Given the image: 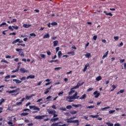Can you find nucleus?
I'll return each mask as SVG.
<instances>
[{
	"label": "nucleus",
	"mask_w": 126,
	"mask_h": 126,
	"mask_svg": "<svg viewBox=\"0 0 126 126\" xmlns=\"http://www.w3.org/2000/svg\"><path fill=\"white\" fill-rule=\"evenodd\" d=\"M47 111L49 115H53V118H56V117H58V114H56V113H57L56 110H53L52 109H47Z\"/></svg>",
	"instance_id": "1"
},
{
	"label": "nucleus",
	"mask_w": 126,
	"mask_h": 126,
	"mask_svg": "<svg viewBox=\"0 0 126 126\" xmlns=\"http://www.w3.org/2000/svg\"><path fill=\"white\" fill-rule=\"evenodd\" d=\"M71 118L67 119V123L68 124H71L73 123V124H77V126H79V121L78 120H71Z\"/></svg>",
	"instance_id": "2"
},
{
	"label": "nucleus",
	"mask_w": 126,
	"mask_h": 126,
	"mask_svg": "<svg viewBox=\"0 0 126 126\" xmlns=\"http://www.w3.org/2000/svg\"><path fill=\"white\" fill-rule=\"evenodd\" d=\"M23 49H21V48H17L16 49V51H17V52H18V55H19V56H20L21 57H24V56H25V54H24V52H22V51H23Z\"/></svg>",
	"instance_id": "3"
},
{
	"label": "nucleus",
	"mask_w": 126,
	"mask_h": 126,
	"mask_svg": "<svg viewBox=\"0 0 126 126\" xmlns=\"http://www.w3.org/2000/svg\"><path fill=\"white\" fill-rule=\"evenodd\" d=\"M45 117H48V115H39L35 117L34 119L36 120H43Z\"/></svg>",
	"instance_id": "4"
},
{
	"label": "nucleus",
	"mask_w": 126,
	"mask_h": 126,
	"mask_svg": "<svg viewBox=\"0 0 126 126\" xmlns=\"http://www.w3.org/2000/svg\"><path fill=\"white\" fill-rule=\"evenodd\" d=\"M30 109H32L34 111H40V108L36 106H30Z\"/></svg>",
	"instance_id": "5"
},
{
	"label": "nucleus",
	"mask_w": 126,
	"mask_h": 126,
	"mask_svg": "<svg viewBox=\"0 0 126 126\" xmlns=\"http://www.w3.org/2000/svg\"><path fill=\"white\" fill-rule=\"evenodd\" d=\"M94 95H95L94 96L95 98H98L100 96V93H98V91H95L94 93Z\"/></svg>",
	"instance_id": "6"
},
{
	"label": "nucleus",
	"mask_w": 126,
	"mask_h": 126,
	"mask_svg": "<svg viewBox=\"0 0 126 126\" xmlns=\"http://www.w3.org/2000/svg\"><path fill=\"white\" fill-rule=\"evenodd\" d=\"M20 71L21 72V73H25L26 72H28V70H26L24 68H21L20 69Z\"/></svg>",
	"instance_id": "7"
},
{
	"label": "nucleus",
	"mask_w": 126,
	"mask_h": 126,
	"mask_svg": "<svg viewBox=\"0 0 126 126\" xmlns=\"http://www.w3.org/2000/svg\"><path fill=\"white\" fill-rule=\"evenodd\" d=\"M78 94V93L77 92H76L75 93V94H74L72 96H73V98L74 99H78L79 98V95H78L77 96V94Z\"/></svg>",
	"instance_id": "8"
},
{
	"label": "nucleus",
	"mask_w": 126,
	"mask_h": 126,
	"mask_svg": "<svg viewBox=\"0 0 126 126\" xmlns=\"http://www.w3.org/2000/svg\"><path fill=\"white\" fill-rule=\"evenodd\" d=\"M33 96H35V94H32L31 95H26V100H30L31 98H32L33 97Z\"/></svg>",
	"instance_id": "9"
},
{
	"label": "nucleus",
	"mask_w": 126,
	"mask_h": 126,
	"mask_svg": "<svg viewBox=\"0 0 126 126\" xmlns=\"http://www.w3.org/2000/svg\"><path fill=\"white\" fill-rule=\"evenodd\" d=\"M59 45V41L55 40L53 41V46L54 47H57Z\"/></svg>",
	"instance_id": "10"
},
{
	"label": "nucleus",
	"mask_w": 126,
	"mask_h": 126,
	"mask_svg": "<svg viewBox=\"0 0 126 126\" xmlns=\"http://www.w3.org/2000/svg\"><path fill=\"white\" fill-rule=\"evenodd\" d=\"M29 78H30L31 79H33V78H35V75H31L28 76L27 77V79H29Z\"/></svg>",
	"instance_id": "11"
},
{
	"label": "nucleus",
	"mask_w": 126,
	"mask_h": 126,
	"mask_svg": "<svg viewBox=\"0 0 126 126\" xmlns=\"http://www.w3.org/2000/svg\"><path fill=\"white\" fill-rule=\"evenodd\" d=\"M13 81H14V82H16V83H17V84L21 83L22 82V81L16 79H13Z\"/></svg>",
	"instance_id": "12"
},
{
	"label": "nucleus",
	"mask_w": 126,
	"mask_h": 126,
	"mask_svg": "<svg viewBox=\"0 0 126 126\" xmlns=\"http://www.w3.org/2000/svg\"><path fill=\"white\" fill-rule=\"evenodd\" d=\"M109 54V51H107L103 56L102 57V60H104L105 58H106V57L108 56V54Z\"/></svg>",
	"instance_id": "13"
},
{
	"label": "nucleus",
	"mask_w": 126,
	"mask_h": 126,
	"mask_svg": "<svg viewBox=\"0 0 126 126\" xmlns=\"http://www.w3.org/2000/svg\"><path fill=\"white\" fill-rule=\"evenodd\" d=\"M9 78H10V76L9 75L6 76L5 77L4 81H5V82H8V80L7 79H9Z\"/></svg>",
	"instance_id": "14"
},
{
	"label": "nucleus",
	"mask_w": 126,
	"mask_h": 126,
	"mask_svg": "<svg viewBox=\"0 0 126 126\" xmlns=\"http://www.w3.org/2000/svg\"><path fill=\"white\" fill-rule=\"evenodd\" d=\"M85 57H86V58H87L88 59H89V58H91V54L87 53L85 55Z\"/></svg>",
	"instance_id": "15"
},
{
	"label": "nucleus",
	"mask_w": 126,
	"mask_h": 126,
	"mask_svg": "<svg viewBox=\"0 0 126 126\" xmlns=\"http://www.w3.org/2000/svg\"><path fill=\"white\" fill-rule=\"evenodd\" d=\"M73 89H73V88L71 89L70 91L68 93V95H70L72 94V93H74V92H75V91L73 90Z\"/></svg>",
	"instance_id": "16"
},
{
	"label": "nucleus",
	"mask_w": 126,
	"mask_h": 126,
	"mask_svg": "<svg viewBox=\"0 0 126 126\" xmlns=\"http://www.w3.org/2000/svg\"><path fill=\"white\" fill-rule=\"evenodd\" d=\"M58 58L59 59H61V57L63 56V53H62V51H60L58 52Z\"/></svg>",
	"instance_id": "17"
},
{
	"label": "nucleus",
	"mask_w": 126,
	"mask_h": 126,
	"mask_svg": "<svg viewBox=\"0 0 126 126\" xmlns=\"http://www.w3.org/2000/svg\"><path fill=\"white\" fill-rule=\"evenodd\" d=\"M58 120H59V118L57 117V118H56L51 119L50 120V121L53 123L54 122H57V121H58Z\"/></svg>",
	"instance_id": "18"
},
{
	"label": "nucleus",
	"mask_w": 126,
	"mask_h": 126,
	"mask_svg": "<svg viewBox=\"0 0 126 126\" xmlns=\"http://www.w3.org/2000/svg\"><path fill=\"white\" fill-rule=\"evenodd\" d=\"M89 63H87L86 65H85L84 68L83 69L84 72H85V71L87 70V68L88 67V66H89Z\"/></svg>",
	"instance_id": "19"
},
{
	"label": "nucleus",
	"mask_w": 126,
	"mask_h": 126,
	"mask_svg": "<svg viewBox=\"0 0 126 126\" xmlns=\"http://www.w3.org/2000/svg\"><path fill=\"white\" fill-rule=\"evenodd\" d=\"M47 38H50V34L46 33L43 36V39H47Z\"/></svg>",
	"instance_id": "20"
},
{
	"label": "nucleus",
	"mask_w": 126,
	"mask_h": 126,
	"mask_svg": "<svg viewBox=\"0 0 126 126\" xmlns=\"http://www.w3.org/2000/svg\"><path fill=\"white\" fill-rule=\"evenodd\" d=\"M72 106L73 107H75V108H78V107H81L82 105L81 104H72Z\"/></svg>",
	"instance_id": "21"
},
{
	"label": "nucleus",
	"mask_w": 126,
	"mask_h": 126,
	"mask_svg": "<svg viewBox=\"0 0 126 126\" xmlns=\"http://www.w3.org/2000/svg\"><path fill=\"white\" fill-rule=\"evenodd\" d=\"M67 54L68 55H71V56H74V55H75V53L74 52V51L69 52H67Z\"/></svg>",
	"instance_id": "22"
},
{
	"label": "nucleus",
	"mask_w": 126,
	"mask_h": 126,
	"mask_svg": "<svg viewBox=\"0 0 126 126\" xmlns=\"http://www.w3.org/2000/svg\"><path fill=\"white\" fill-rule=\"evenodd\" d=\"M79 99H80L81 100H82V99L83 100L86 99V94H84L82 95V97H80Z\"/></svg>",
	"instance_id": "23"
},
{
	"label": "nucleus",
	"mask_w": 126,
	"mask_h": 126,
	"mask_svg": "<svg viewBox=\"0 0 126 126\" xmlns=\"http://www.w3.org/2000/svg\"><path fill=\"white\" fill-rule=\"evenodd\" d=\"M23 26L24 28H29V27H31V25L24 24Z\"/></svg>",
	"instance_id": "24"
},
{
	"label": "nucleus",
	"mask_w": 126,
	"mask_h": 126,
	"mask_svg": "<svg viewBox=\"0 0 126 126\" xmlns=\"http://www.w3.org/2000/svg\"><path fill=\"white\" fill-rule=\"evenodd\" d=\"M96 81H100V80H102V77L101 76H99L96 78Z\"/></svg>",
	"instance_id": "25"
},
{
	"label": "nucleus",
	"mask_w": 126,
	"mask_h": 126,
	"mask_svg": "<svg viewBox=\"0 0 126 126\" xmlns=\"http://www.w3.org/2000/svg\"><path fill=\"white\" fill-rule=\"evenodd\" d=\"M19 40H20V39L18 38V39H17L14 40V41L12 42V44L13 45V44H15V43L18 42V41H19Z\"/></svg>",
	"instance_id": "26"
},
{
	"label": "nucleus",
	"mask_w": 126,
	"mask_h": 126,
	"mask_svg": "<svg viewBox=\"0 0 126 126\" xmlns=\"http://www.w3.org/2000/svg\"><path fill=\"white\" fill-rule=\"evenodd\" d=\"M104 13H105L106 15H109V16H113V14L111 13H107V11H104Z\"/></svg>",
	"instance_id": "27"
},
{
	"label": "nucleus",
	"mask_w": 126,
	"mask_h": 126,
	"mask_svg": "<svg viewBox=\"0 0 126 126\" xmlns=\"http://www.w3.org/2000/svg\"><path fill=\"white\" fill-rule=\"evenodd\" d=\"M108 109H110V106H107L101 108V111H106V110H108Z\"/></svg>",
	"instance_id": "28"
},
{
	"label": "nucleus",
	"mask_w": 126,
	"mask_h": 126,
	"mask_svg": "<svg viewBox=\"0 0 126 126\" xmlns=\"http://www.w3.org/2000/svg\"><path fill=\"white\" fill-rule=\"evenodd\" d=\"M28 115H29L28 113H22L21 114V116H28Z\"/></svg>",
	"instance_id": "29"
},
{
	"label": "nucleus",
	"mask_w": 126,
	"mask_h": 126,
	"mask_svg": "<svg viewBox=\"0 0 126 126\" xmlns=\"http://www.w3.org/2000/svg\"><path fill=\"white\" fill-rule=\"evenodd\" d=\"M106 125L108 126H114V124L111 122L106 123Z\"/></svg>",
	"instance_id": "30"
},
{
	"label": "nucleus",
	"mask_w": 126,
	"mask_h": 126,
	"mask_svg": "<svg viewBox=\"0 0 126 126\" xmlns=\"http://www.w3.org/2000/svg\"><path fill=\"white\" fill-rule=\"evenodd\" d=\"M70 114L71 115H75V114H76L77 113V111H71L70 112Z\"/></svg>",
	"instance_id": "31"
},
{
	"label": "nucleus",
	"mask_w": 126,
	"mask_h": 126,
	"mask_svg": "<svg viewBox=\"0 0 126 126\" xmlns=\"http://www.w3.org/2000/svg\"><path fill=\"white\" fill-rule=\"evenodd\" d=\"M112 87L113 89L111 90V92L114 91V90H115V89H116L117 88V87H116V86H115V85H113L112 86Z\"/></svg>",
	"instance_id": "32"
},
{
	"label": "nucleus",
	"mask_w": 126,
	"mask_h": 126,
	"mask_svg": "<svg viewBox=\"0 0 126 126\" xmlns=\"http://www.w3.org/2000/svg\"><path fill=\"white\" fill-rule=\"evenodd\" d=\"M90 117H91V118H97L98 117H99V115H90Z\"/></svg>",
	"instance_id": "33"
},
{
	"label": "nucleus",
	"mask_w": 126,
	"mask_h": 126,
	"mask_svg": "<svg viewBox=\"0 0 126 126\" xmlns=\"http://www.w3.org/2000/svg\"><path fill=\"white\" fill-rule=\"evenodd\" d=\"M51 25H52V26H56L58 25V23L54 22L52 23L51 24Z\"/></svg>",
	"instance_id": "34"
},
{
	"label": "nucleus",
	"mask_w": 126,
	"mask_h": 126,
	"mask_svg": "<svg viewBox=\"0 0 126 126\" xmlns=\"http://www.w3.org/2000/svg\"><path fill=\"white\" fill-rule=\"evenodd\" d=\"M63 68L62 67H55L54 68L55 70H60V69H62Z\"/></svg>",
	"instance_id": "35"
},
{
	"label": "nucleus",
	"mask_w": 126,
	"mask_h": 126,
	"mask_svg": "<svg viewBox=\"0 0 126 126\" xmlns=\"http://www.w3.org/2000/svg\"><path fill=\"white\" fill-rule=\"evenodd\" d=\"M26 79H27L26 77H23L20 78L21 81H23V80H26Z\"/></svg>",
	"instance_id": "36"
},
{
	"label": "nucleus",
	"mask_w": 126,
	"mask_h": 126,
	"mask_svg": "<svg viewBox=\"0 0 126 126\" xmlns=\"http://www.w3.org/2000/svg\"><path fill=\"white\" fill-rule=\"evenodd\" d=\"M94 107H95V106H94V105H91V106H87V108L88 109H93V108H94Z\"/></svg>",
	"instance_id": "37"
},
{
	"label": "nucleus",
	"mask_w": 126,
	"mask_h": 126,
	"mask_svg": "<svg viewBox=\"0 0 126 126\" xmlns=\"http://www.w3.org/2000/svg\"><path fill=\"white\" fill-rule=\"evenodd\" d=\"M71 108H72V106H71V105H67L66 107V108L68 110H70V109H71Z\"/></svg>",
	"instance_id": "38"
},
{
	"label": "nucleus",
	"mask_w": 126,
	"mask_h": 126,
	"mask_svg": "<svg viewBox=\"0 0 126 126\" xmlns=\"http://www.w3.org/2000/svg\"><path fill=\"white\" fill-rule=\"evenodd\" d=\"M49 92H50V90L48 89H46L45 91L44 92V94H48Z\"/></svg>",
	"instance_id": "39"
},
{
	"label": "nucleus",
	"mask_w": 126,
	"mask_h": 126,
	"mask_svg": "<svg viewBox=\"0 0 126 126\" xmlns=\"http://www.w3.org/2000/svg\"><path fill=\"white\" fill-rule=\"evenodd\" d=\"M1 63H8V62L6 61L5 60L2 59L1 61Z\"/></svg>",
	"instance_id": "40"
},
{
	"label": "nucleus",
	"mask_w": 126,
	"mask_h": 126,
	"mask_svg": "<svg viewBox=\"0 0 126 126\" xmlns=\"http://www.w3.org/2000/svg\"><path fill=\"white\" fill-rule=\"evenodd\" d=\"M40 57H41V58H42V59L46 58V56H45V54H40Z\"/></svg>",
	"instance_id": "41"
},
{
	"label": "nucleus",
	"mask_w": 126,
	"mask_h": 126,
	"mask_svg": "<svg viewBox=\"0 0 126 126\" xmlns=\"http://www.w3.org/2000/svg\"><path fill=\"white\" fill-rule=\"evenodd\" d=\"M67 99H69V100H74V98H73V97L72 96H68Z\"/></svg>",
	"instance_id": "42"
},
{
	"label": "nucleus",
	"mask_w": 126,
	"mask_h": 126,
	"mask_svg": "<svg viewBox=\"0 0 126 126\" xmlns=\"http://www.w3.org/2000/svg\"><path fill=\"white\" fill-rule=\"evenodd\" d=\"M97 38H98V36H97V35H94L93 36V40H94V41H96V40H97Z\"/></svg>",
	"instance_id": "43"
},
{
	"label": "nucleus",
	"mask_w": 126,
	"mask_h": 126,
	"mask_svg": "<svg viewBox=\"0 0 126 126\" xmlns=\"http://www.w3.org/2000/svg\"><path fill=\"white\" fill-rule=\"evenodd\" d=\"M4 25H6V23L5 22H3L2 24H1L0 25V27H2V26H4Z\"/></svg>",
	"instance_id": "44"
},
{
	"label": "nucleus",
	"mask_w": 126,
	"mask_h": 126,
	"mask_svg": "<svg viewBox=\"0 0 126 126\" xmlns=\"http://www.w3.org/2000/svg\"><path fill=\"white\" fill-rule=\"evenodd\" d=\"M46 53L48 55V56H51V55H52V53H51V52L49 50L46 51Z\"/></svg>",
	"instance_id": "45"
},
{
	"label": "nucleus",
	"mask_w": 126,
	"mask_h": 126,
	"mask_svg": "<svg viewBox=\"0 0 126 126\" xmlns=\"http://www.w3.org/2000/svg\"><path fill=\"white\" fill-rule=\"evenodd\" d=\"M59 125V123H53L51 125L52 126H58Z\"/></svg>",
	"instance_id": "46"
},
{
	"label": "nucleus",
	"mask_w": 126,
	"mask_h": 126,
	"mask_svg": "<svg viewBox=\"0 0 126 126\" xmlns=\"http://www.w3.org/2000/svg\"><path fill=\"white\" fill-rule=\"evenodd\" d=\"M63 94V91L61 92L58 93V96H62Z\"/></svg>",
	"instance_id": "47"
},
{
	"label": "nucleus",
	"mask_w": 126,
	"mask_h": 126,
	"mask_svg": "<svg viewBox=\"0 0 126 126\" xmlns=\"http://www.w3.org/2000/svg\"><path fill=\"white\" fill-rule=\"evenodd\" d=\"M115 112H116L115 110H110L109 111V114H114V113H115Z\"/></svg>",
	"instance_id": "48"
},
{
	"label": "nucleus",
	"mask_w": 126,
	"mask_h": 126,
	"mask_svg": "<svg viewBox=\"0 0 126 126\" xmlns=\"http://www.w3.org/2000/svg\"><path fill=\"white\" fill-rule=\"evenodd\" d=\"M22 102L21 101L16 103L17 106H20V105H22Z\"/></svg>",
	"instance_id": "49"
},
{
	"label": "nucleus",
	"mask_w": 126,
	"mask_h": 126,
	"mask_svg": "<svg viewBox=\"0 0 126 126\" xmlns=\"http://www.w3.org/2000/svg\"><path fill=\"white\" fill-rule=\"evenodd\" d=\"M17 21V20H16V19H13L11 22V23H13L14 22H16Z\"/></svg>",
	"instance_id": "50"
},
{
	"label": "nucleus",
	"mask_w": 126,
	"mask_h": 126,
	"mask_svg": "<svg viewBox=\"0 0 126 126\" xmlns=\"http://www.w3.org/2000/svg\"><path fill=\"white\" fill-rule=\"evenodd\" d=\"M30 36H31L32 37V36H33V37H36V34L34 33H30Z\"/></svg>",
	"instance_id": "51"
},
{
	"label": "nucleus",
	"mask_w": 126,
	"mask_h": 126,
	"mask_svg": "<svg viewBox=\"0 0 126 126\" xmlns=\"http://www.w3.org/2000/svg\"><path fill=\"white\" fill-rule=\"evenodd\" d=\"M114 39L115 41H118L119 40V36H114Z\"/></svg>",
	"instance_id": "52"
},
{
	"label": "nucleus",
	"mask_w": 126,
	"mask_h": 126,
	"mask_svg": "<svg viewBox=\"0 0 126 126\" xmlns=\"http://www.w3.org/2000/svg\"><path fill=\"white\" fill-rule=\"evenodd\" d=\"M92 90H93V88H89V89L87 90V92H90V91H92Z\"/></svg>",
	"instance_id": "53"
},
{
	"label": "nucleus",
	"mask_w": 126,
	"mask_h": 126,
	"mask_svg": "<svg viewBox=\"0 0 126 126\" xmlns=\"http://www.w3.org/2000/svg\"><path fill=\"white\" fill-rule=\"evenodd\" d=\"M77 88H79V86L78 85H77L76 86L73 88V89H77Z\"/></svg>",
	"instance_id": "54"
},
{
	"label": "nucleus",
	"mask_w": 126,
	"mask_h": 126,
	"mask_svg": "<svg viewBox=\"0 0 126 126\" xmlns=\"http://www.w3.org/2000/svg\"><path fill=\"white\" fill-rule=\"evenodd\" d=\"M8 29H9V30H11V31H13V29L12 28V27H11V26L8 27Z\"/></svg>",
	"instance_id": "55"
},
{
	"label": "nucleus",
	"mask_w": 126,
	"mask_h": 126,
	"mask_svg": "<svg viewBox=\"0 0 126 126\" xmlns=\"http://www.w3.org/2000/svg\"><path fill=\"white\" fill-rule=\"evenodd\" d=\"M118 47H122V46H124V43L123 42H121L120 44V45H118Z\"/></svg>",
	"instance_id": "56"
},
{
	"label": "nucleus",
	"mask_w": 126,
	"mask_h": 126,
	"mask_svg": "<svg viewBox=\"0 0 126 126\" xmlns=\"http://www.w3.org/2000/svg\"><path fill=\"white\" fill-rule=\"evenodd\" d=\"M84 84V82H82V83H81V84L78 83V84H77V85H79V87L83 85Z\"/></svg>",
	"instance_id": "57"
},
{
	"label": "nucleus",
	"mask_w": 126,
	"mask_h": 126,
	"mask_svg": "<svg viewBox=\"0 0 126 126\" xmlns=\"http://www.w3.org/2000/svg\"><path fill=\"white\" fill-rule=\"evenodd\" d=\"M12 27L14 28V29H15V30H17V29H18V27L17 26H12Z\"/></svg>",
	"instance_id": "58"
},
{
	"label": "nucleus",
	"mask_w": 126,
	"mask_h": 126,
	"mask_svg": "<svg viewBox=\"0 0 126 126\" xmlns=\"http://www.w3.org/2000/svg\"><path fill=\"white\" fill-rule=\"evenodd\" d=\"M15 92H18V91H20V89H19V88H17L16 90H14Z\"/></svg>",
	"instance_id": "59"
},
{
	"label": "nucleus",
	"mask_w": 126,
	"mask_h": 126,
	"mask_svg": "<svg viewBox=\"0 0 126 126\" xmlns=\"http://www.w3.org/2000/svg\"><path fill=\"white\" fill-rule=\"evenodd\" d=\"M52 109H54V110L57 109V107H56V105H52Z\"/></svg>",
	"instance_id": "60"
},
{
	"label": "nucleus",
	"mask_w": 126,
	"mask_h": 126,
	"mask_svg": "<svg viewBox=\"0 0 126 126\" xmlns=\"http://www.w3.org/2000/svg\"><path fill=\"white\" fill-rule=\"evenodd\" d=\"M56 53H58V52L60 51V47H56Z\"/></svg>",
	"instance_id": "61"
},
{
	"label": "nucleus",
	"mask_w": 126,
	"mask_h": 126,
	"mask_svg": "<svg viewBox=\"0 0 126 126\" xmlns=\"http://www.w3.org/2000/svg\"><path fill=\"white\" fill-rule=\"evenodd\" d=\"M6 59H11V56L7 55L5 57Z\"/></svg>",
	"instance_id": "62"
},
{
	"label": "nucleus",
	"mask_w": 126,
	"mask_h": 126,
	"mask_svg": "<svg viewBox=\"0 0 126 126\" xmlns=\"http://www.w3.org/2000/svg\"><path fill=\"white\" fill-rule=\"evenodd\" d=\"M119 92L120 93H124V92H125V90H121L120 91H119Z\"/></svg>",
	"instance_id": "63"
},
{
	"label": "nucleus",
	"mask_w": 126,
	"mask_h": 126,
	"mask_svg": "<svg viewBox=\"0 0 126 126\" xmlns=\"http://www.w3.org/2000/svg\"><path fill=\"white\" fill-rule=\"evenodd\" d=\"M114 126H121V124H120L119 123L115 124L114 125Z\"/></svg>",
	"instance_id": "64"
}]
</instances>
